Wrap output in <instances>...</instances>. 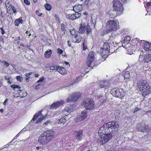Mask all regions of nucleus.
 <instances>
[{
    "label": "nucleus",
    "instance_id": "4468645a",
    "mask_svg": "<svg viewBox=\"0 0 151 151\" xmlns=\"http://www.w3.org/2000/svg\"><path fill=\"white\" fill-rule=\"evenodd\" d=\"M64 103V101L62 100L57 101L55 102H54L51 105L50 109V110L56 109L58 108L61 106Z\"/></svg>",
    "mask_w": 151,
    "mask_h": 151
},
{
    "label": "nucleus",
    "instance_id": "2eb2a0df",
    "mask_svg": "<svg viewBox=\"0 0 151 151\" xmlns=\"http://www.w3.org/2000/svg\"><path fill=\"white\" fill-rule=\"evenodd\" d=\"M137 127L138 131L142 132H146L148 127V126L145 125L144 124H143L138 123Z\"/></svg>",
    "mask_w": 151,
    "mask_h": 151
},
{
    "label": "nucleus",
    "instance_id": "a19ab883",
    "mask_svg": "<svg viewBox=\"0 0 151 151\" xmlns=\"http://www.w3.org/2000/svg\"><path fill=\"white\" fill-rule=\"evenodd\" d=\"M141 108H139L138 107H136L133 111V113H135L137 111L141 110Z\"/></svg>",
    "mask_w": 151,
    "mask_h": 151
},
{
    "label": "nucleus",
    "instance_id": "052dcab7",
    "mask_svg": "<svg viewBox=\"0 0 151 151\" xmlns=\"http://www.w3.org/2000/svg\"><path fill=\"white\" fill-rule=\"evenodd\" d=\"M68 45L69 46V47H70L71 46V44H70V42L69 41H68Z\"/></svg>",
    "mask_w": 151,
    "mask_h": 151
},
{
    "label": "nucleus",
    "instance_id": "4c0bfd02",
    "mask_svg": "<svg viewBox=\"0 0 151 151\" xmlns=\"http://www.w3.org/2000/svg\"><path fill=\"white\" fill-rule=\"evenodd\" d=\"M1 63L4 64L5 68H7L9 65V63L6 61H2Z\"/></svg>",
    "mask_w": 151,
    "mask_h": 151
},
{
    "label": "nucleus",
    "instance_id": "49530a36",
    "mask_svg": "<svg viewBox=\"0 0 151 151\" xmlns=\"http://www.w3.org/2000/svg\"><path fill=\"white\" fill-rule=\"evenodd\" d=\"M24 2L27 5H29L30 4V2L28 0H24Z\"/></svg>",
    "mask_w": 151,
    "mask_h": 151
},
{
    "label": "nucleus",
    "instance_id": "680f3d73",
    "mask_svg": "<svg viewBox=\"0 0 151 151\" xmlns=\"http://www.w3.org/2000/svg\"><path fill=\"white\" fill-rule=\"evenodd\" d=\"M83 14L86 16H87L88 14V13L86 12H85L83 13Z\"/></svg>",
    "mask_w": 151,
    "mask_h": 151
},
{
    "label": "nucleus",
    "instance_id": "69168bd1",
    "mask_svg": "<svg viewBox=\"0 0 151 151\" xmlns=\"http://www.w3.org/2000/svg\"><path fill=\"white\" fill-rule=\"evenodd\" d=\"M3 39V36H0V40H2Z\"/></svg>",
    "mask_w": 151,
    "mask_h": 151
},
{
    "label": "nucleus",
    "instance_id": "8fccbe9b",
    "mask_svg": "<svg viewBox=\"0 0 151 151\" xmlns=\"http://www.w3.org/2000/svg\"><path fill=\"white\" fill-rule=\"evenodd\" d=\"M54 16L56 18V20L58 22H59L60 21V19H59V18L58 17L57 14H55L54 15Z\"/></svg>",
    "mask_w": 151,
    "mask_h": 151
},
{
    "label": "nucleus",
    "instance_id": "3c124183",
    "mask_svg": "<svg viewBox=\"0 0 151 151\" xmlns=\"http://www.w3.org/2000/svg\"><path fill=\"white\" fill-rule=\"evenodd\" d=\"M35 13H36V14L37 15H38V16H39V17L41 16L42 15V13H41L40 14H39V12L38 11H37H37H36Z\"/></svg>",
    "mask_w": 151,
    "mask_h": 151
},
{
    "label": "nucleus",
    "instance_id": "6e6552de",
    "mask_svg": "<svg viewBox=\"0 0 151 151\" xmlns=\"http://www.w3.org/2000/svg\"><path fill=\"white\" fill-rule=\"evenodd\" d=\"M42 111L41 110L40 111L34 114L33 118L32 119L31 121L30 122V123L32 122H34L38 118V119L36 121V123H38L40 122L41 121L43 120L44 119L46 118L47 115H45L44 116L42 114Z\"/></svg>",
    "mask_w": 151,
    "mask_h": 151
},
{
    "label": "nucleus",
    "instance_id": "f704fd0d",
    "mask_svg": "<svg viewBox=\"0 0 151 151\" xmlns=\"http://www.w3.org/2000/svg\"><path fill=\"white\" fill-rule=\"evenodd\" d=\"M45 7L46 10L48 11H50L52 9L51 6L48 3H47L45 5Z\"/></svg>",
    "mask_w": 151,
    "mask_h": 151
},
{
    "label": "nucleus",
    "instance_id": "aec40b11",
    "mask_svg": "<svg viewBox=\"0 0 151 151\" xmlns=\"http://www.w3.org/2000/svg\"><path fill=\"white\" fill-rule=\"evenodd\" d=\"M83 8L81 5H76L73 7V10L76 13H79L82 10Z\"/></svg>",
    "mask_w": 151,
    "mask_h": 151
},
{
    "label": "nucleus",
    "instance_id": "473e14b6",
    "mask_svg": "<svg viewBox=\"0 0 151 151\" xmlns=\"http://www.w3.org/2000/svg\"><path fill=\"white\" fill-rule=\"evenodd\" d=\"M32 72H30L29 73H26L25 74V76H26V80L27 82L29 81V76L32 74Z\"/></svg>",
    "mask_w": 151,
    "mask_h": 151
},
{
    "label": "nucleus",
    "instance_id": "c03bdc74",
    "mask_svg": "<svg viewBox=\"0 0 151 151\" xmlns=\"http://www.w3.org/2000/svg\"><path fill=\"white\" fill-rule=\"evenodd\" d=\"M65 110L68 112H71L72 110L71 109L68 107H66Z\"/></svg>",
    "mask_w": 151,
    "mask_h": 151
},
{
    "label": "nucleus",
    "instance_id": "9d476101",
    "mask_svg": "<svg viewBox=\"0 0 151 151\" xmlns=\"http://www.w3.org/2000/svg\"><path fill=\"white\" fill-rule=\"evenodd\" d=\"M81 96V94L78 92L74 93L70 95L67 99V101L68 103L72 102H75L79 99Z\"/></svg>",
    "mask_w": 151,
    "mask_h": 151
},
{
    "label": "nucleus",
    "instance_id": "ddd939ff",
    "mask_svg": "<svg viewBox=\"0 0 151 151\" xmlns=\"http://www.w3.org/2000/svg\"><path fill=\"white\" fill-rule=\"evenodd\" d=\"M83 134V132L82 130H77L75 131L73 134L76 139L79 141H81L82 139Z\"/></svg>",
    "mask_w": 151,
    "mask_h": 151
},
{
    "label": "nucleus",
    "instance_id": "f03ea898",
    "mask_svg": "<svg viewBox=\"0 0 151 151\" xmlns=\"http://www.w3.org/2000/svg\"><path fill=\"white\" fill-rule=\"evenodd\" d=\"M138 85L141 92L142 93V96L145 97L150 93L151 88L146 80H141L139 81Z\"/></svg>",
    "mask_w": 151,
    "mask_h": 151
},
{
    "label": "nucleus",
    "instance_id": "f257e3e1",
    "mask_svg": "<svg viewBox=\"0 0 151 151\" xmlns=\"http://www.w3.org/2000/svg\"><path fill=\"white\" fill-rule=\"evenodd\" d=\"M119 126L117 122L111 121L104 124L98 131L99 134L102 135L98 141V142L101 145L106 144L112 137L113 132L118 131Z\"/></svg>",
    "mask_w": 151,
    "mask_h": 151
},
{
    "label": "nucleus",
    "instance_id": "c9c22d12",
    "mask_svg": "<svg viewBox=\"0 0 151 151\" xmlns=\"http://www.w3.org/2000/svg\"><path fill=\"white\" fill-rule=\"evenodd\" d=\"M58 68V65L57 66L54 64H52L50 67V69L52 70H57Z\"/></svg>",
    "mask_w": 151,
    "mask_h": 151
},
{
    "label": "nucleus",
    "instance_id": "f3484780",
    "mask_svg": "<svg viewBox=\"0 0 151 151\" xmlns=\"http://www.w3.org/2000/svg\"><path fill=\"white\" fill-rule=\"evenodd\" d=\"M120 90H122V89H116L114 88L112 90L113 95L116 97H120L122 93L120 92Z\"/></svg>",
    "mask_w": 151,
    "mask_h": 151
},
{
    "label": "nucleus",
    "instance_id": "f8f14e48",
    "mask_svg": "<svg viewBox=\"0 0 151 151\" xmlns=\"http://www.w3.org/2000/svg\"><path fill=\"white\" fill-rule=\"evenodd\" d=\"M38 142L40 145H45L49 143L44 134L42 133L38 139Z\"/></svg>",
    "mask_w": 151,
    "mask_h": 151
},
{
    "label": "nucleus",
    "instance_id": "72a5a7b5",
    "mask_svg": "<svg viewBox=\"0 0 151 151\" xmlns=\"http://www.w3.org/2000/svg\"><path fill=\"white\" fill-rule=\"evenodd\" d=\"M10 87L14 90L16 88L19 89L21 88V87L18 85H16L14 84L11 85Z\"/></svg>",
    "mask_w": 151,
    "mask_h": 151
},
{
    "label": "nucleus",
    "instance_id": "ea45409f",
    "mask_svg": "<svg viewBox=\"0 0 151 151\" xmlns=\"http://www.w3.org/2000/svg\"><path fill=\"white\" fill-rule=\"evenodd\" d=\"M81 37H79L78 38H77V39H76V41H74L73 42L74 43H79L81 41Z\"/></svg>",
    "mask_w": 151,
    "mask_h": 151
},
{
    "label": "nucleus",
    "instance_id": "79ce46f5",
    "mask_svg": "<svg viewBox=\"0 0 151 151\" xmlns=\"http://www.w3.org/2000/svg\"><path fill=\"white\" fill-rule=\"evenodd\" d=\"M22 76H16V79H17V80L18 81H22Z\"/></svg>",
    "mask_w": 151,
    "mask_h": 151
},
{
    "label": "nucleus",
    "instance_id": "393cba45",
    "mask_svg": "<svg viewBox=\"0 0 151 151\" xmlns=\"http://www.w3.org/2000/svg\"><path fill=\"white\" fill-rule=\"evenodd\" d=\"M131 40V38L129 36H126L122 41V43L125 44H128Z\"/></svg>",
    "mask_w": 151,
    "mask_h": 151
},
{
    "label": "nucleus",
    "instance_id": "13d9d810",
    "mask_svg": "<svg viewBox=\"0 0 151 151\" xmlns=\"http://www.w3.org/2000/svg\"><path fill=\"white\" fill-rule=\"evenodd\" d=\"M26 33L30 37L31 35V33H30V32L29 31H27L26 32Z\"/></svg>",
    "mask_w": 151,
    "mask_h": 151
},
{
    "label": "nucleus",
    "instance_id": "5701e85b",
    "mask_svg": "<svg viewBox=\"0 0 151 151\" xmlns=\"http://www.w3.org/2000/svg\"><path fill=\"white\" fill-rule=\"evenodd\" d=\"M68 116V115H65L64 116L62 117L60 119H59L58 123L60 124H64L65 123L67 120V117Z\"/></svg>",
    "mask_w": 151,
    "mask_h": 151
},
{
    "label": "nucleus",
    "instance_id": "9b49d317",
    "mask_svg": "<svg viewBox=\"0 0 151 151\" xmlns=\"http://www.w3.org/2000/svg\"><path fill=\"white\" fill-rule=\"evenodd\" d=\"M95 52L93 51L90 52L88 55L86 63L88 67H91V65L94 59Z\"/></svg>",
    "mask_w": 151,
    "mask_h": 151
},
{
    "label": "nucleus",
    "instance_id": "de8ad7c7",
    "mask_svg": "<svg viewBox=\"0 0 151 151\" xmlns=\"http://www.w3.org/2000/svg\"><path fill=\"white\" fill-rule=\"evenodd\" d=\"M58 52L60 54H61L63 53V50L62 49L58 48L57 49Z\"/></svg>",
    "mask_w": 151,
    "mask_h": 151
},
{
    "label": "nucleus",
    "instance_id": "412c9836",
    "mask_svg": "<svg viewBox=\"0 0 151 151\" xmlns=\"http://www.w3.org/2000/svg\"><path fill=\"white\" fill-rule=\"evenodd\" d=\"M143 60L147 63L150 62L151 60V54H147L145 55L144 56Z\"/></svg>",
    "mask_w": 151,
    "mask_h": 151
},
{
    "label": "nucleus",
    "instance_id": "a211bd4d",
    "mask_svg": "<svg viewBox=\"0 0 151 151\" xmlns=\"http://www.w3.org/2000/svg\"><path fill=\"white\" fill-rule=\"evenodd\" d=\"M110 50H105L101 49L100 50L101 55L103 58H106L109 55H110Z\"/></svg>",
    "mask_w": 151,
    "mask_h": 151
},
{
    "label": "nucleus",
    "instance_id": "1a4fd4ad",
    "mask_svg": "<svg viewBox=\"0 0 151 151\" xmlns=\"http://www.w3.org/2000/svg\"><path fill=\"white\" fill-rule=\"evenodd\" d=\"M42 133L49 142L53 140L55 138V132L52 130L51 129L47 130Z\"/></svg>",
    "mask_w": 151,
    "mask_h": 151
},
{
    "label": "nucleus",
    "instance_id": "864d4df0",
    "mask_svg": "<svg viewBox=\"0 0 151 151\" xmlns=\"http://www.w3.org/2000/svg\"><path fill=\"white\" fill-rule=\"evenodd\" d=\"M0 29L1 30V33L2 35H4L5 33V32L4 31V29L2 28H0Z\"/></svg>",
    "mask_w": 151,
    "mask_h": 151
},
{
    "label": "nucleus",
    "instance_id": "dca6fc26",
    "mask_svg": "<svg viewBox=\"0 0 151 151\" xmlns=\"http://www.w3.org/2000/svg\"><path fill=\"white\" fill-rule=\"evenodd\" d=\"M81 15V13H75V14H68L66 15V17L67 19H70L71 20H74L78 18Z\"/></svg>",
    "mask_w": 151,
    "mask_h": 151
},
{
    "label": "nucleus",
    "instance_id": "b1692460",
    "mask_svg": "<svg viewBox=\"0 0 151 151\" xmlns=\"http://www.w3.org/2000/svg\"><path fill=\"white\" fill-rule=\"evenodd\" d=\"M144 48L145 50L149 51L151 50V44L148 42H146L144 44Z\"/></svg>",
    "mask_w": 151,
    "mask_h": 151
},
{
    "label": "nucleus",
    "instance_id": "c85d7f7f",
    "mask_svg": "<svg viewBox=\"0 0 151 151\" xmlns=\"http://www.w3.org/2000/svg\"><path fill=\"white\" fill-rule=\"evenodd\" d=\"M101 49L110 50L109 45L107 42L104 43Z\"/></svg>",
    "mask_w": 151,
    "mask_h": 151
},
{
    "label": "nucleus",
    "instance_id": "bf43d9fd",
    "mask_svg": "<svg viewBox=\"0 0 151 151\" xmlns=\"http://www.w3.org/2000/svg\"><path fill=\"white\" fill-rule=\"evenodd\" d=\"M6 80H7V82L8 83H9L10 84L11 83V82L10 81V78H7Z\"/></svg>",
    "mask_w": 151,
    "mask_h": 151
},
{
    "label": "nucleus",
    "instance_id": "6e6d98bb",
    "mask_svg": "<svg viewBox=\"0 0 151 151\" xmlns=\"http://www.w3.org/2000/svg\"><path fill=\"white\" fill-rule=\"evenodd\" d=\"M40 84H38L35 87V88L37 89H38L40 88Z\"/></svg>",
    "mask_w": 151,
    "mask_h": 151
},
{
    "label": "nucleus",
    "instance_id": "58836bf2",
    "mask_svg": "<svg viewBox=\"0 0 151 151\" xmlns=\"http://www.w3.org/2000/svg\"><path fill=\"white\" fill-rule=\"evenodd\" d=\"M5 4L6 7L8 8H9L10 6H12L10 3V2L7 0L6 1Z\"/></svg>",
    "mask_w": 151,
    "mask_h": 151
},
{
    "label": "nucleus",
    "instance_id": "0e129e2a",
    "mask_svg": "<svg viewBox=\"0 0 151 151\" xmlns=\"http://www.w3.org/2000/svg\"><path fill=\"white\" fill-rule=\"evenodd\" d=\"M1 17H4L3 14L2 12H1Z\"/></svg>",
    "mask_w": 151,
    "mask_h": 151
},
{
    "label": "nucleus",
    "instance_id": "5fc2aeb1",
    "mask_svg": "<svg viewBox=\"0 0 151 151\" xmlns=\"http://www.w3.org/2000/svg\"><path fill=\"white\" fill-rule=\"evenodd\" d=\"M8 99H6L3 103L5 105H6V104L7 102H8Z\"/></svg>",
    "mask_w": 151,
    "mask_h": 151
},
{
    "label": "nucleus",
    "instance_id": "603ef678",
    "mask_svg": "<svg viewBox=\"0 0 151 151\" xmlns=\"http://www.w3.org/2000/svg\"><path fill=\"white\" fill-rule=\"evenodd\" d=\"M44 80V77H42L40 78L37 81V82H40L43 81Z\"/></svg>",
    "mask_w": 151,
    "mask_h": 151
},
{
    "label": "nucleus",
    "instance_id": "0eeeda50",
    "mask_svg": "<svg viewBox=\"0 0 151 151\" xmlns=\"http://www.w3.org/2000/svg\"><path fill=\"white\" fill-rule=\"evenodd\" d=\"M114 9L118 15L121 14L123 11V7L122 3L117 0H114L113 1Z\"/></svg>",
    "mask_w": 151,
    "mask_h": 151
},
{
    "label": "nucleus",
    "instance_id": "a18cd8bd",
    "mask_svg": "<svg viewBox=\"0 0 151 151\" xmlns=\"http://www.w3.org/2000/svg\"><path fill=\"white\" fill-rule=\"evenodd\" d=\"M83 50H85L86 49H87V47L86 46V45L85 42H83Z\"/></svg>",
    "mask_w": 151,
    "mask_h": 151
},
{
    "label": "nucleus",
    "instance_id": "39448f33",
    "mask_svg": "<svg viewBox=\"0 0 151 151\" xmlns=\"http://www.w3.org/2000/svg\"><path fill=\"white\" fill-rule=\"evenodd\" d=\"M106 28L107 33L116 31L118 29L116 21L114 20H108L106 23Z\"/></svg>",
    "mask_w": 151,
    "mask_h": 151
},
{
    "label": "nucleus",
    "instance_id": "2f4dec72",
    "mask_svg": "<svg viewBox=\"0 0 151 151\" xmlns=\"http://www.w3.org/2000/svg\"><path fill=\"white\" fill-rule=\"evenodd\" d=\"M82 79V76H80L74 79L73 83H76L79 82Z\"/></svg>",
    "mask_w": 151,
    "mask_h": 151
},
{
    "label": "nucleus",
    "instance_id": "bb28decb",
    "mask_svg": "<svg viewBox=\"0 0 151 151\" xmlns=\"http://www.w3.org/2000/svg\"><path fill=\"white\" fill-rule=\"evenodd\" d=\"M52 53V51L51 50H50L49 51L47 50L45 52V56L47 58H50L51 56Z\"/></svg>",
    "mask_w": 151,
    "mask_h": 151
},
{
    "label": "nucleus",
    "instance_id": "4d7b16f0",
    "mask_svg": "<svg viewBox=\"0 0 151 151\" xmlns=\"http://www.w3.org/2000/svg\"><path fill=\"white\" fill-rule=\"evenodd\" d=\"M19 135V133H18L14 137V139H16L18 137Z\"/></svg>",
    "mask_w": 151,
    "mask_h": 151
},
{
    "label": "nucleus",
    "instance_id": "37998d69",
    "mask_svg": "<svg viewBox=\"0 0 151 151\" xmlns=\"http://www.w3.org/2000/svg\"><path fill=\"white\" fill-rule=\"evenodd\" d=\"M11 7L12 10L14 13H15L17 12V10L15 7L13 6H11Z\"/></svg>",
    "mask_w": 151,
    "mask_h": 151
},
{
    "label": "nucleus",
    "instance_id": "4be33fe9",
    "mask_svg": "<svg viewBox=\"0 0 151 151\" xmlns=\"http://www.w3.org/2000/svg\"><path fill=\"white\" fill-rule=\"evenodd\" d=\"M23 22V20L22 19V17H20L18 19H17L15 20L14 24L16 26L18 27L20 24H22Z\"/></svg>",
    "mask_w": 151,
    "mask_h": 151
},
{
    "label": "nucleus",
    "instance_id": "e433bc0d",
    "mask_svg": "<svg viewBox=\"0 0 151 151\" xmlns=\"http://www.w3.org/2000/svg\"><path fill=\"white\" fill-rule=\"evenodd\" d=\"M61 30L63 32H64L66 31L65 26L64 24L62 23L61 24Z\"/></svg>",
    "mask_w": 151,
    "mask_h": 151
},
{
    "label": "nucleus",
    "instance_id": "e2e57ef3",
    "mask_svg": "<svg viewBox=\"0 0 151 151\" xmlns=\"http://www.w3.org/2000/svg\"><path fill=\"white\" fill-rule=\"evenodd\" d=\"M65 63L66 64V65H69V63L68 62H66V61H65Z\"/></svg>",
    "mask_w": 151,
    "mask_h": 151
},
{
    "label": "nucleus",
    "instance_id": "7ed1b4c3",
    "mask_svg": "<svg viewBox=\"0 0 151 151\" xmlns=\"http://www.w3.org/2000/svg\"><path fill=\"white\" fill-rule=\"evenodd\" d=\"M138 85L141 92L142 93V96L145 97L150 93L151 88L146 80H141L139 81Z\"/></svg>",
    "mask_w": 151,
    "mask_h": 151
},
{
    "label": "nucleus",
    "instance_id": "a878e982",
    "mask_svg": "<svg viewBox=\"0 0 151 151\" xmlns=\"http://www.w3.org/2000/svg\"><path fill=\"white\" fill-rule=\"evenodd\" d=\"M108 82L106 81H102L100 82L99 87L100 88H106L108 87Z\"/></svg>",
    "mask_w": 151,
    "mask_h": 151
},
{
    "label": "nucleus",
    "instance_id": "774afa93",
    "mask_svg": "<svg viewBox=\"0 0 151 151\" xmlns=\"http://www.w3.org/2000/svg\"><path fill=\"white\" fill-rule=\"evenodd\" d=\"M33 1L34 3H36L37 2V0H33Z\"/></svg>",
    "mask_w": 151,
    "mask_h": 151
},
{
    "label": "nucleus",
    "instance_id": "20e7f679",
    "mask_svg": "<svg viewBox=\"0 0 151 151\" xmlns=\"http://www.w3.org/2000/svg\"><path fill=\"white\" fill-rule=\"evenodd\" d=\"M95 24L93 22H91L89 24L86 25L85 23H81L80 24V27L78 30L80 34L84 33L86 30V33L88 35L91 32L92 29L95 28Z\"/></svg>",
    "mask_w": 151,
    "mask_h": 151
},
{
    "label": "nucleus",
    "instance_id": "423d86ee",
    "mask_svg": "<svg viewBox=\"0 0 151 151\" xmlns=\"http://www.w3.org/2000/svg\"><path fill=\"white\" fill-rule=\"evenodd\" d=\"M83 104L85 108L88 110H91L95 107V102L91 99L85 98L83 99Z\"/></svg>",
    "mask_w": 151,
    "mask_h": 151
},
{
    "label": "nucleus",
    "instance_id": "cd10ccee",
    "mask_svg": "<svg viewBox=\"0 0 151 151\" xmlns=\"http://www.w3.org/2000/svg\"><path fill=\"white\" fill-rule=\"evenodd\" d=\"M87 113L86 110H84L81 113V120L85 119L87 116Z\"/></svg>",
    "mask_w": 151,
    "mask_h": 151
},
{
    "label": "nucleus",
    "instance_id": "6ab92c4d",
    "mask_svg": "<svg viewBox=\"0 0 151 151\" xmlns=\"http://www.w3.org/2000/svg\"><path fill=\"white\" fill-rule=\"evenodd\" d=\"M57 71L63 75H65L67 73V71L66 69L63 67H60L59 65H58Z\"/></svg>",
    "mask_w": 151,
    "mask_h": 151
},
{
    "label": "nucleus",
    "instance_id": "338daca9",
    "mask_svg": "<svg viewBox=\"0 0 151 151\" xmlns=\"http://www.w3.org/2000/svg\"><path fill=\"white\" fill-rule=\"evenodd\" d=\"M121 0L124 3H125L127 1V0Z\"/></svg>",
    "mask_w": 151,
    "mask_h": 151
},
{
    "label": "nucleus",
    "instance_id": "c756f323",
    "mask_svg": "<svg viewBox=\"0 0 151 151\" xmlns=\"http://www.w3.org/2000/svg\"><path fill=\"white\" fill-rule=\"evenodd\" d=\"M123 75L125 79H129L130 76L129 72L128 71H125L123 73Z\"/></svg>",
    "mask_w": 151,
    "mask_h": 151
},
{
    "label": "nucleus",
    "instance_id": "09e8293b",
    "mask_svg": "<svg viewBox=\"0 0 151 151\" xmlns=\"http://www.w3.org/2000/svg\"><path fill=\"white\" fill-rule=\"evenodd\" d=\"M146 5L147 7L149 8L150 6H151V2L149 1L146 4Z\"/></svg>",
    "mask_w": 151,
    "mask_h": 151
},
{
    "label": "nucleus",
    "instance_id": "7c9ffc66",
    "mask_svg": "<svg viewBox=\"0 0 151 151\" xmlns=\"http://www.w3.org/2000/svg\"><path fill=\"white\" fill-rule=\"evenodd\" d=\"M70 31L71 35L76 39L78 35L76 34L75 29H70Z\"/></svg>",
    "mask_w": 151,
    "mask_h": 151
}]
</instances>
